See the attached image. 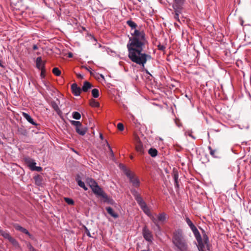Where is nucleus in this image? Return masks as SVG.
<instances>
[{
    "label": "nucleus",
    "mask_w": 251,
    "mask_h": 251,
    "mask_svg": "<svg viewBox=\"0 0 251 251\" xmlns=\"http://www.w3.org/2000/svg\"><path fill=\"white\" fill-rule=\"evenodd\" d=\"M93 87V85L91 83L87 81H85L83 83V86L81 88L82 91L84 92H88L90 89Z\"/></svg>",
    "instance_id": "obj_15"
},
{
    "label": "nucleus",
    "mask_w": 251,
    "mask_h": 251,
    "mask_svg": "<svg viewBox=\"0 0 251 251\" xmlns=\"http://www.w3.org/2000/svg\"><path fill=\"white\" fill-rule=\"evenodd\" d=\"M33 179L35 181V183L38 186H41L43 184V177L40 175H36L34 176Z\"/></svg>",
    "instance_id": "obj_17"
},
{
    "label": "nucleus",
    "mask_w": 251,
    "mask_h": 251,
    "mask_svg": "<svg viewBox=\"0 0 251 251\" xmlns=\"http://www.w3.org/2000/svg\"><path fill=\"white\" fill-rule=\"evenodd\" d=\"M27 247L29 250V251H37L31 245L30 243H28L27 244Z\"/></svg>",
    "instance_id": "obj_37"
},
{
    "label": "nucleus",
    "mask_w": 251,
    "mask_h": 251,
    "mask_svg": "<svg viewBox=\"0 0 251 251\" xmlns=\"http://www.w3.org/2000/svg\"><path fill=\"white\" fill-rule=\"evenodd\" d=\"M173 178H174V181H175V187H176V188H178L179 187V185H178V172L177 171H173Z\"/></svg>",
    "instance_id": "obj_20"
},
{
    "label": "nucleus",
    "mask_w": 251,
    "mask_h": 251,
    "mask_svg": "<svg viewBox=\"0 0 251 251\" xmlns=\"http://www.w3.org/2000/svg\"><path fill=\"white\" fill-rule=\"evenodd\" d=\"M50 105L59 116L61 115L62 111L58 107V104L55 101H51Z\"/></svg>",
    "instance_id": "obj_13"
},
{
    "label": "nucleus",
    "mask_w": 251,
    "mask_h": 251,
    "mask_svg": "<svg viewBox=\"0 0 251 251\" xmlns=\"http://www.w3.org/2000/svg\"><path fill=\"white\" fill-rule=\"evenodd\" d=\"M73 118L75 120H79L81 118L80 114L76 111L73 112L72 113Z\"/></svg>",
    "instance_id": "obj_29"
},
{
    "label": "nucleus",
    "mask_w": 251,
    "mask_h": 251,
    "mask_svg": "<svg viewBox=\"0 0 251 251\" xmlns=\"http://www.w3.org/2000/svg\"><path fill=\"white\" fill-rule=\"evenodd\" d=\"M22 114L23 117L25 118L30 124L34 126L37 125V124L34 121L33 119L28 114L25 112H22Z\"/></svg>",
    "instance_id": "obj_16"
},
{
    "label": "nucleus",
    "mask_w": 251,
    "mask_h": 251,
    "mask_svg": "<svg viewBox=\"0 0 251 251\" xmlns=\"http://www.w3.org/2000/svg\"><path fill=\"white\" fill-rule=\"evenodd\" d=\"M208 149L209 151V153L211 155L213 156L214 157H216L217 156L215 155V152L216 151L214 150H213L211 146L208 147Z\"/></svg>",
    "instance_id": "obj_32"
},
{
    "label": "nucleus",
    "mask_w": 251,
    "mask_h": 251,
    "mask_svg": "<svg viewBox=\"0 0 251 251\" xmlns=\"http://www.w3.org/2000/svg\"><path fill=\"white\" fill-rule=\"evenodd\" d=\"M12 244V245L15 247L16 248H20V246L18 242L13 237L10 238L9 240H8Z\"/></svg>",
    "instance_id": "obj_23"
},
{
    "label": "nucleus",
    "mask_w": 251,
    "mask_h": 251,
    "mask_svg": "<svg viewBox=\"0 0 251 251\" xmlns=\"http://www.w3.org/2000/svg\"><path fill=\"white\" fill-rule=\"evenodd\" d=\"M106 210L107 213L114 218L116 219L118 218L119 215L118 214V213L114 212L112 208H111V207H106Z\"/></svg>",
    "instance_id": "obj_19"
},
{
    "label": "nucleus",
    "mask_w": 251,
    "mask_h": 251,
    "mask_svg": "<svg viewBox=\"0 0 251 251\" xmlns=\"http://www.w3.org/2000/svg\"><path fill=\"white\" fill-rule=\"evenodd\" d=\"M141 251H148L144 250H142Z\"/></svg>",
    "instance_id": "obj_58"
},
{
    "label": "nucleus",
    "mask_w": 251,
    "mask_h": 251,
    "mask_svg": "<svg viewBox=\"0 0 251 251\" xmlns=\"http://www.w3.org/2000/svg\"><path fill=\"white\" fill-rule=\"evenodd\" d=\"M92 95L94 98H97L99 96V91L98 89L95 88L92 90Z\"/></svg>",
    "instance_id": "obj_27"
},
{
    "label": "nucleus",
    "mask_w": 251,
    "mask_h": 251,
    "mask_svg": "<svg viewBox=\"0 0 251 251\" xmlns=\"http://www.w3.org/2000/svg\"><path fill=\"white\" fill-rule=\"evenodd\" d=\"M36 66L39 70H44L45 69L46 62L42 60L41 56L38 57L36 59Z\"/></svg>",
    "instance_id": "obj_10"
},
{
    "label": "nucleus",
    "mask_w": 251,
    "mask_h": 251,
    "mask_svg": "<svg viewBox=\"0 0 251 251\" xmlns=\"http://www.w3.org/2000/svg\"><path fill=\"white\" fill-rule=\"evenodd\" d=\"M73 56V54L72 52H69L68 53V57H70V58H71Z\"/></svg>",
    "instance_id": "obj_50"
},
{
    "label": "nucleus",
    "mask_w": 251,
    "mask_h": 251,
    "mask_svg": "<svg viewBox=\"0 0 251 251\" xmlns=\"http://www.w3.org/2000/svg\"><path fill=\"white\" fill-rule=\"evenodd\" d=\"M201 230L203 231V233L205 232H204V231L203 230V229H202V228H201Z\"/></svg>",
    "instance_id": "obj_57"
},
{
    "label": "nucleus",
    "mask_w": 251,
    "mask_h": 251,
    "mask_svg": "<svg viewBox=\"0 0 251 251\" xmlns=\"http://www.w3.org/2000/svg\"><path fill=\"white\" fill-rule=\"evenodd\" d=\"M185 1V0H174L173 8L177 9V11L182 10Z\"/></svg>",
    "instance_id": "obj_8"
},
{
    "label": "nucleus",
    "mask_w": 251,
    "mask_h": 251,
    "mask_svg": "<svg viewBox=\"0 0 251 251\" xmlns=\"http://www.w3.org/2000/svg\"><path fill=\"white\" fill-rule=\"evenodd\" d=\"M44 85L46 87V89L48 90H50V85H49V84L48 83L45 82H44Z\"/></svg>",
    "instance_id": "obj_43"
},
{
    "label": "nucleus",
    "mask_w": 251,
    "mask_h": 251,
    "mask_svg": "<svg viewBox=\"0 0 251 251\" xmlns=\"http://www.w3.org/2000/svg\"><path fill=\"white\" fill-rule=\"evenodd\" d=\"M135 148L136 151L139 152L140 153H144V148L142 144L141 141L138 140V139H136V142L135 143Z\"/></svg>",
    "instance_id": "obj_14"
},
{
    "label": "nucleus",
    "mask_w": 251,
    "mask_h": 251,
    "mask_svg": "<svg viewBox=\"0 0 251 251\" xmlns=\"http://www.w3.org/2000/svg\"><path fill=\"white\" fill-rule=\"evenodd\" d=\"M175 12V14L174 15V18L178 21H179V14L181 13V10H179V11H177V9H174Z\"/></svg>",
    "instance_id": "obj_33"
},
{
    "label": "nucleus",
    "mask_w": 251,
    "mask_h": 251,
    "mask_svg": "<svg viewBox=\"0 0 251 251\" xmlns=\"http://www.w3.org/2000/svg\"><path fill=\"white\" fill-rule=\"evenodd\" d=\"M202 236H203V241H202V242H203L204 245H206L207 246H208V242H209V238H208V236L206 235L205 232L203 233Z\"/></svg>",
    "instance_id": "obj_26"
},
{
    "label": "nucleus",
    "mask_w": 251,
    "mask_h": 251,
    "mask_svg": "<svg viewBox=\"0 0 251 251\" xmlns=\"http://www.w3.org/2000/svg\"><path fill=\"white\" fill-rule=\"evenodd\" d=\"M71 89L73 94L75 96H79L82 91L81 88L78 87L76 83H73L71 85Z\"/></svg>",
    "instance_id": "obj_11"
},
{
    "label": "nucleus",
    "mask_w": 251,
    "mask_h": 251,
    "mask_svg": "<svg viewBox=\"0 0 251 251\" xmlns=\"http://www.w3.org/2000/svg\"><path fill=\"white\" fill-rule=\"evenodd\" d=\"M188 135H189V136H191V137H192L193 138L195 139V137H194L191 135V133H188Z\"/></svg>",
    "instance_id": "obj_52"
},
{
    "label": "nucleus",
    "mask_w": 251,
    "mask_h": 251,
    "mask_svg": "<svg viewBox=\"0 0 251 251\" xmlns=\"http://www.w3.org/2000/svg\"><path fill=\"white\" fill-rule=\"evenodd\" d=\"M105 141H106V143L107 144V146H108L109 148L110 149V151H111V153L113 155V152L111 148H110V146H109V145L107 141L106 140Z\"/></svg>",
    "instance_id": "obj_49"
},
{
    "label": "nucleus",
    "mask_w": 251,
    "mask_h": 251,
    "mask_svg": "<svg viewBox=\"0 0 251 251\" xmlns=\"http://www.w3.org/2000/svg\"><path fill=\"white\" fill-rule=\"evenodd\" d=\"M14 227L16 229V230L25 234L26 235H28L30 238L32 239H33V236L29 232V231L25 228L23 227L22 226H20L19 224H15L14 225Z\"/></svg>",
    "instance_id": "obj_9"
},
{
    "label": "nucleus",
    "mask_w": 251,
    "mask_h": 251,
    "mask_svg": "<svg viewBox=\"0 0 251 251\" xmlns=\"http://www.w3.org/2000/svg\"><path fill=\"white\" fill-rule=\"evenodd\" d=\"M75 180L78 183V180H81V177L79 176V175H77L75 177Z\"/></svg>",
    "instance_id": "obj_46"
},
{
    "label": "nucleus",
    "mask_w": 251,
    "mask_h": 251,
    "mask_svg": "<svg viewBox=\"0 0 251 251\" xmlns=\"http://www.w3.org/2000/svg\"><path fill=\"white\" fill-rule=\"evenodd\" d=\"M42 170V167L40 166H36L34 169H32V171H36L38 172H40Z\"/></svg>",
    "instance_id": "obj_39"
},
{
    "label": "nucleus",
    "mask_w": 251,
    "mask_h": 251,
    "mask_svg": "<svg viewBox=\"0 0 251 251\" xmlns=\"http://www.w3.org/2000/svg\"><path fill=\"white\" fill-rule=\"evenodd\" d=\"M87 183L89 185L92 192L97 198H100L104 202L113 204V200L111 199L101 188L96 181L91 178L87 179Z\"/></svg>",
    "instance_id": "obj_3"
},
{
    "label": "nucleus",
    "mask_w": 251,
    "mask_h": 251,
    "mask_svg": "<svg viewBox=\"0 0 251 251\" xmlns=\"http://www.w3.org/2000/svg\"><path fill=\"white\" fill-rule=\"evenodd\" d=\"M70 123L72 125L75 126V128H77L79 127H80L81 126V123L79 121H71Z\"/></svg>",
    "instance_id": "obj_28"
},
{
    "label": "nucleus",
    "mask_w": 251,
    "mask_h": 251,
    "mask_svg": "<svg viewBox=\"0 0 251 251\" xmlns=\"http://www.w3.org/2000/svg\"><path fill=\"white\" fill-rule=\"evenodd\" d=\"M126 24L131 28V35L126 45L128 57L131 61L144 68L147 61L151 59V55L143 52L148 43L145 33L143 30L137 29V25L133 21L128 20Z\"/></svg>",
    "instance_id": "obj_1"
},
{
    "label": "nucleus",
    "mask_w": 251,
    "mask_h": 251,
    "mask_svg": "<svg viewBox=\"0 0 251 251\" xmlns=\"http://www.w3.org/2000/svg\"><path fill=\"white\" fill-rule=\"evenodd\" d=\"M142 234L144 239L148 242L151 243L153 240V235L147 226L143 228Z\"/></svg>",
    "instance_id": "obj_7"
},
{
    "label": "nucleus",
    "mask_w": 251,
    "mask_h": 251,
    "mask_svg": "<svg viewBox=\"0 0 251 251\" xmlns=\"http://www.w3.org/2000/svg\"><path fill=\"white\" fill-rule=\"evenodd\" d=\"M146 73H147V74H150V75H151L150 74V73L149 72V71H148V70H146Z\"/></svg>",
    "instance_id": "obj_54"
},
{
    "label": "nucleus",
    "mask_w": 251,
    "mask_h": 251,
    "mask_svg": "<svg viewBox=\"0 0 251 251\" xmlns=\"http://www.w3.org/2000/svg\"><path fill=\"white\" fill-rule=\"evenodd\" d=\"M0 66L1 67H3V65H2V62H1V61H0Z\"/></svg>",
    "instance_id": "obj_53"
},
{
    "label": "nucleus",
    "mask_w": 251,
    "mask_h": 251,
    "mask_svg": "<svg viewBox=\"0 0 251 251\" xmlns=\"http://www.w3.org/2000/svg\"><path fill=\"white\" fill-rule=\"evenodd\" d=\"M36 164V162L34 161L31 164L29 165L28 166L31 170L32 171V169H34L36 166L35 165Z\"/></svg>",
    "instance_id": "obj_41"
},
{
    "label": "nucleus",
    "mask_w": 251,
    "mask_h": 251,
    "mask_svg": "<svg viewBox=\"0 0 251 251\" xmlns=\"http://www.w3.org/2000/svg\"><path fill=\"white\" fill-rule=\"evenodd\" d=\"M38 47L37 46V45H33V50H38Z\"/></svg>",
    "instance_id": "obj_48"
},
{
    "label": "nucleus",
    "mask_w": 251,
    "mask_h": 251,
    "mask_svg": "<svg viewBox=\"0 0 251 251\" xmlns=\"http://www.w3.org/2000/svg\"><path fill=\"white\" fill-rule=\"evenodd\" d=\"M75 128L76 133L81 136L84 135L86 133L88 129L87 127L83 126L82 124L80 127Z\"/></svg>",
    "instance_id": "obj_12"
},
{
    "label": "nucleus",
    "mask_w": 251,
    "mask_h": 251,
    "mask_svg": "<svg viewBox=\"0 0 251 251\" xmlns=\"http://www.w3.org/2000/svg\"><path fill=\"white\" fill-rule=\"evenodd\" d=\"M77 184L79 187L82 188L84 190L86 191L88 190V188L86 187L84 182L81 180H78Z\"/></svg>",
    "instance_id": "obj_31"
},
{
    "label": "nucleus",
    "mask_w": 251,
    "mask_h": 251,
    "mask_svg": "<svg viewBox=\"0 0 251 251\" xmlns=\"http://www.w3.org/2000/svg\"><path fill=\"white\" fill-rule=\"evenodd\" d=\"M157 151L154 148H151L149 151V154L152 157H155L157 155Z\"/></svg>",
    "instance_id": "obj_25"
},
{
    "label": "nucleus",
    "mask_w": 251,
    "mask_h": 251,
    "mask_svg": "<svg viewBox=\"0 0 251 251\" xmlns=\"http://www.w3.org/2000/svg\"><path fill=\"white\" fill-rule=\"evenodd\" d=\"M100 138L101 139V140H103V136L102 135V134L101 133H100Z\"/></svg>",
    "instance_id": "obj_51"
},
{
    "label": "nucleus",
    "mask_w": 251,
    "mask_h": 251,
    "mask_svg": "<svg viewBox=\"0 0 251 251\" xmlns=\"http://www.w3.org/2000/svg\"><path fill=\"white\" fill-rule=\"evenodd\" d=\"M52 72L56 76H59L61 75V71L57 68H54Z\"/></svg>",
    "instance_id": "obj_35"
},
{
    "label": "nucleus",
    "mask_w": 251,
    "mask_h": 251,
    "mask_svg": "<svg viewBox=\"0 0 251 251\" xmlns=\"http://www.w3.org/2000/svg\"><path fill=\"white\" fill-rule=\"evenodd\" d=\"M85 232H86L87 235L88 237H91V235L90 232H89V230L88 229V228L86 227H85Z\"/></svg>",
    "instance_id": "obj_42"
},
{
    "label": "nucleus",
    "mask_w": 251,
    "mask_h": 251,
    "mask_svg": "<svg viewBox=\"0 0 251 251\" xmlns=\"http://www.w3.org/2000/svg\"><path fill=\"white\" fill-rule=\"evenodd\" d=\"M41 71V77L42 78H44L45 77L44 73H45V69L44 70H40Z\"/></svg>",
    "instance_id": "obj_45"
},
{
    "label": "nucleus",
    "mask_w": 251,
    "mask_h": 251,
    "mask_svg": "<svg viewBox=\"0 0 251 251\" xmlns=\"http://www.w3.org/2000/svg\"><path fill=\"white\" fill-rule=\"evenodd\" d=\"M25 160L28 166H29V165L31 164L34 161H35L33 159L29 157L25 158Z\"/></svg>",
    "instance_id": "obj_34"
},
{
    "label": "nucleus",
    "mask_w": 251,
    "mask_h": 251,
    "mask_svg": "<svg viewBox=\"0 0 251 251\" xmlns=\"http://www.w3.org/2000/svg\"><path fill=\"white\" fill-rule=\"evenodd\" d=\"M149 217L151 220V221L154 223V224L155 225V226L157 227V228L158 229H160V226L158 223V219H156V218H155L154 216L152 215V214H151Z\"/></svg>",
    "instance_id": "obj_21"
},
{
    "label": "nucleus",
    "mask_w": 251,
    "mask_h": 251,
    "mask_svg": "<svg viewBox=\"0 0 251 251\" xmlns=\"http://www.w3.org/2000/svg\"><path fill=\"white\" fill-rule=\"evenodd\" d=\"M172 242L176 251H188V240L182 229H177L173 232Z\"/></svg>",
    "instance_id": "obj_2"
},
{
    "label": "nucleus",
    "mask_w": 251,
    "mask_h": 251,
    "mask_svg": "<svg viewBox=\"0 0 251 251\" xmlns=\"http://www.w3.org/2000/svg\"><path fill=\"white\" fill-rule=\"evenodd\" d=\"M65 201L68 204H70V205H73L74 204V201L72 199L69 198H65Z\"/></svg>",
    "instance_id": "obj_36"
},
{
    "label": "nucleus",
    "mask_w": 251,
    "mask_h": 251,
    "mask_svg": "<svg viewBox=\"0 0 251 251\" xmlns=\"http://www.w3.org/2000/svg\"><path fill=\"white\" fill-rule=\"evenodd\" d=\"M0 234L3 238L7 239L8 240H9L10 238L11 237L8 232L4 231L1 229H0Z\"/></svg>",
    "instance_id": "obj_22"
},
{
    "label": "nucleus",
    "mask_w": 251,
    "mask_h": 251,
    "mask_svg": "<svg viewBox=\"0 0 251 251\" xmlns=\"http://www.w3.org/2000/svg\"><path fill=\"white\" fill-rule=\"evenodd\" d=\"M18 131L21 132V134L23 135H25L26 133V130L25 129H23L22 128L19 129Z\"/></svg>",
    "instance_id": "obj_44"
},
{
    "label": "nucleus",
    "mask_w": 251,
    "mask_h": 251,
    "mask_svg": "<svg viewBox=\"0 0 251 251\" xmlns=\"http://www.w3.org/2000/svg\"><path fill=\"white\" fill-rule=\"evenodd\" d=\"M76 75L78 78L82 79L83 78V75H82L81 74H76Z\"/></svg>",
    "instance_id": "obj_47"
},
{
    "label": "nucleus",
    "mask_w": 251,
    "mask_h": 251,
    "mask_svg": "<svg viewBox=\"0 0 251 251\" xmlns=\"http://www.w3.org/2000/svg\"><path fill=\"white\" fill-rule=\"evenodd\" d=\"M131 192L143 212L148 216H149L151 213L146 203L143 200L140 194L135 189H132L131 190Z\"/></svg>",
    "instance_id": "obj_4"
},
{
    "label": "nucleus",
    "mask_w": 251,
    "mask_h": 251,
    "mask_svg": "<svg viewBox=\"0 0 251 251\" xmlns=\"http://www.w3.org/2000/svg\"><path fill=\"white\" fill-rule=\"evenodd\" d=\"M117 128L120 131H123L124 129V125L122 123H119L117 125Z\"/></svg>",
    "instance_id": "obj_38"
},
{
    "label": "nucleus",
    "mask_w": 251,
    "mask_h": 251,
    "mask_svg": "<svg viewBox=\"0 0 251 251\" xmlns=\"http://www.w3.org/2000/svg\"><path fill=\"white\" fill-rule=\"evenodd\" d=\"M123 170L126 176L128 178L129 182L132 183V186L135 187H138L140 186V182L135 174L125 166L123 167Z\"/></svg>",
    "instance_id": "obj_5"
},
{
    "label": "nucleus",
    "mask_w": 251,
    "mask_h": 251,
    "mask_svg": "<svg viewBox=\"0 0 251 251\" xmlns=\"http://www.w3.org/2000/svg\"><path fill=\"white\" fill-rule=\"evenodd\" d=\"M198 242V245L197 247L198 248V250L199 251H204V245L202 242V238L201 239L200 241H197Z\"/></svg>",
    "instance_id": "obj_24"
},
{
    "label": "nucleus",
    "mask_w": 251,
    "mask_h": 251,
    "mask_svg": "<svg viewBox=\"0 0 251 251\" xmlns=\"http://www.w3.org/2000/svg\"><path fill=\"white\" fill-rule=\"evenodd\" d=\"M185 222H186L187 224L192 230V231L193 233V234L197 240V241H200L201 239V235L198 230L196 226L194 225L192 221L190 220L189 218L188 217H186L185 218Z\"/></svg>",
    "instance_id": "obj_6"
},
{
    "label": "nucleus",
    "mask_w": 251,
    "mask_h": 251,
    "mask_svg": "<svg viewBox=\"0 0 251 251\" xmlns=\"http://www.w3.org/2000/svg\"><path fill=\"white\" fill-rule=\"evenodd\" d=\"M76 153H78L77 152L75 151L74 150H73Z\"/></svg>",
    "instance_id": "obj_55"
},
{
    "label": "nucleus",
    "mask_w": 251,
    "mask_h": 251,
    "mask_svg": "<svg viewBox=\"0 0 251 251\" xmlns=\"http://www.w3.org/2000/svg\"><path fill=\"white\" fill-rule=\"evenodd\" d=\"M90 104L91 106L94 107H99L100 105V104L98 102H97L96 100L93 99L90 100Z\"/></svg>",
    "instance_id": "obj_30"
},
{
    "label": "nucleus",
    "mask_w": 251,
    "mask_h": 251,
    "mask_svg": "<svg viewBox=\"0 0 251 251\" xmlns=\"http://www.w3.org/2000/svg\"><path fill=\"white\" fill-rule=\"evenodd\" d=\"M167 215L164 212L160 213L157 216V218L158 219V223L159 222L161 223H164L165 222L167 217Z\"/></svg>",
    "instance_id": "obj_18"
},
{
    "label": "nucleus",
    "mask_w": 251,
    "mask_h": 251,
    "mask_svg": "<svg viewBox=\"0 0 251 251\" xmlns=\"http://www.w3.org/2000/svg\"><path fill=\"white\" fill-rule=\"evenodd\" d=\"M158 49L159 50H164L165 49V47L163 45L159 44L158 45Z\"/></svg>",
    "instance_id": "obj_40"
},
{
    "label": "nucleus",
    "mask_w": 251,
    "mask_h": 251,
    "mask_svg": "<svg viewBox=\"0 0 251 251\" xmlns=\"http://www.w3.org/2000/svg\"><path fill=\"white\" fill-rule=\"evenodd\" d=\"M201 230L203 231V233L205 232H204V231L203 230V229H202V228H201Z\"/></svg>",
    "instance_id": "obj_56"
}]
</instances>
